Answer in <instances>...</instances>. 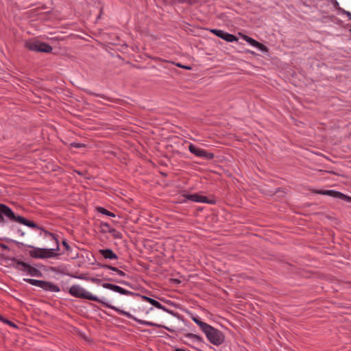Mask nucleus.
Instances as JSON below:
<instances>
[{
    "instance_id": "7",
    "label": "nucleus",
    "mask_w": 351,
    "mask_h": 351,
    "mask_svg": "<svg viewBox=\"0 0 351 351\" xmlns=\"http://www.w3.org/2000/svg\"><path fill=\"white\" fill-rule=\"evenodd\" d=\"M189 150L191 154L199 158H205L207 160H211L214 158V154L213 153L208 152L204 149L197 147L192 143H190L189 145Z\"/></svg>"
},
{
    "instance_id": "14",
    "label": "nucleus",
    "mask_w": 351,
    "mask_h": 351,
    "mask_svg": "<svg viewBox=\"0 0 351 351\" xmlns=\"http://www.w3.org/2000/svg\"><path fill=\"white\" fill-rule=\"evenodd\" d=\"M99 254L106 259H117V255L110 249L100 250Z\"/></svg>"
},
{
    "instance_id": "10",
    "label": "nucleus",
    "mask_w": 351,
    "mask_h": 351,
    "mask_svg": "<svg viewBox=\"0 0 351 351\" xmlns=\"http://www.w3.org/2000/svg\"><path fill=\"white\" fill-rule=\"evenodd\" d=\"M12 261L14 265L13 267L18 271L23 272L25 274H27L28 268L29 267V264L25 263L23 261H19L15 258H14Z\"/></svg>"
},
{
    "instance_id": "22",
    "label": "nucleus",
    "mask_w": 351,
    "mask_h": 351,
    "mask_svg": "<svg viewBox=\"0 0 351 351\" xmlns=\"http://www.w3.org/2000/svg\"><path fill=\"white\" fill-rule=\"evenodd\" d=\"M210 32L214 34L215 36H217V37L223 39V36H224V34H225V31L223 30H221V29H213L210 30Z\"/></svg>"
},
{
    "instance_id": "23",
    "label": "nucleus",
    "mask_w": 351,
    "mask_h": 351,
    "mask_svg": "<svg viewBox=\"0 0 351 351\" xmlns=\"http://www.w3.org/2000/svg\"><path fill=\"white\" fill-rule=\"evenodd\" d=\"M198 326H199V328L204 332V334L212 326H210V325H209V324H208L206 322H204L202 321L200 322V323L198 324Z\"/></svg>"
},
{
    "instance_id": "29",
    "label": "nucleus",
    "mask_w": 351,
    "mask_h": 351,
    "mask_svg": "<svg viewBox=\"0 0 351 351\" xmlns=\"http://www.w3.org/2000/svg\"><path fill=\"white\" fill-rule=\"evenodd\" d=\"M332 1V3L334 5V7L336 8V9H338L339 10V3L337 2V0H331Z\"/></svg>"
},
{
    "instance_id": "15",
    "label": "nucleus",
    "mask_w": 351,
    "mask_h": 351,
    "mask_svg": "<svg viewBox=\"0 0 351 351\" xmlns=\"http://www.w3.org/2000/svg\"><path fill=\"white\" fill-rule=\"evenodd\" d=\"M27 275L39 278V277H41L43 274H42V272L38 269H37L30 265L28 268Z\"/></svg>"
},
{
    "instance_id": "34",
    "label": "nucleus",
    "mask_w": 351,
    "mask_h": 351,
    "mask_svg": "<svg viewBox=\"0 0 351 351\" xmlns=\"http://www.w3.org/2000/svg\"><path fill=\"white\" fill-rule=\"evenodd\" d=\"M175 351H186V350L184 349H183V348H176L175 350Z\"/></svg>"
},
{
    "instance_id": "9",
    "label": "nucleus",
    "mask_w": 351,
    "mask_h": 351,
    "mask_svg": "<svg viewBox=\"0 0 351 351\" xmlns=\"http://www.w3.org/2000/svg\"><path fill=\"white\" fill-rule=\"evenodd\" d=\"M102 287L105 289H110L112 291L117 292L121 295H133L134 293L129 290L125 289L118 285L110 284V283H104Z\"/></svg>"
},
{
    "instance_id": "32",
    "label": "nucleus",
    "mask_w": 351,
    "mask_h": 351,
    "mask_svg": "<svg viewBox=\"0 0 351 351\" xmlns=\"http://www.w3.org/2000/svg\"><path fill=\"white\" fill-rule=\"evenodd\" d=\"M91 281L93 282L97 283V282H100V280L98 279V278H93L91 279Z\"/></svg>"
},
{
    "instance_id": "25",
    "label": "nucleus",
    "mask_w": 351,
    "mask_h": 351,
    "mask_svg": "<svg viewBox=\"0 0 351 351\" xmlns=\"http://www.w3.org/2000/svg\"><path fill=\"white\" fill-rule=\"evenodd\" d=\"M339 11L341 13L346 14L348 16L349 21L351 20V13L350 12L346 11V10H345L344 9H343L341 8H339Z\"/></svg>"
},
{
    "instance_id": "30",
    "label": "nucleus",
    "mask_w": 351,
    "mask_h": 351,
    "mask_svg": "<svg viewBox=\"0 0 351 351\" xmlns=\"http://www.w3.org/2000/svg\"><path fill=\"white\" fill-rule=\"evenodd\" d=\"M8 325L10 326L11 327L14 328H17V326L13 323L12 322L10 321L8 322V323L7 324Z\"/></svg>"
},
{
    "instance_id": "5",
    "label": "nucleus",
    "mask_w": 351,
    "mask_h": 351,
    "mask_svg": "<svg viewBox=\"0 0 351 351\" xmlns=\"http://www.w3.org/2000/svg\"><path fill=\"white\" fill-rule=\"evenodd\" d=\"M205 335L208 340L215 346H219L224 341L223 333L213 326L207 330Z\"/></svg>"
},
{
    "instance_id": "33",
    "label": "nucleus",
    "mask_w": 351,
    "mask_h": 351,
    "mask_svg": "<svg viewBox=\"0 0 351 351\" xmlns=\"http://www.w3.org/2000/svg\"><path fill=\"white\" fill-rule=\"evenodd\" d=\"M117 282H119V283H121V284H123V285H128V283L125 282H123V281H118V280H115Z\"/></svg>"
},
{
    "instance_id": "26",
    "label": "nucleus",
    "mask_w": 351,
    "mask_h": 351,
    "mask_svg": "<svg viewBox=\"0 0 351 351\" xmlns=\"http://www.w3.org/2000/svg\"><path fill=\"white\" fill-rule=\"evenodd\" d=\"M71 146L73 147H75V148H82V147H84L85 145L82 144V143H78L74 142L71 144Z\"/></svg>"
},
{
    "instance_id": "8",
    "label": "nucleus",
    "mask_w": 351,
    "mask_h": 351,
    "mask_svg": "<svg viewBox=\"0 0 351 351\" xmlns=\"http://www.w3.org/2000/svg\"><path fill=\"white\" fill-rule=\"evenodd\" d=\"M314 193L317 194L328 195L332 197L345 200L348 202H351V197H349L339 191H337L335 190H317L315 191Z\"/></svg>"
},
{
    "instance_id": "3",
    "label": "nucleus",
    "mask_w": 351,
    "mask_h": 351,
    "mask_svg": "<svg viewBox=\"0 0 351 351\" xmlns=\"http://www.w3.org/2000/svg\"><path fill=\"white\" fill-rule=\"evenodd\" d=\"M45 234L47 235L50 236L52 238V239L55 240L56 243V247L49 249L36 247L32 245H29L28 247L31 248V250L29 251V254L32 258L45 259L55 258L59 255V254H57L56 252V251L59 250V244L57 238L55 237L53 234L47 231L45 232Z\"/></svg>"
},
{
    "instance_id": "13",
    "label": "nucleus",
    "mask_w": 351,
    "mask_h": 351,
    "mask_svg": "<svg viewBox=\"0 0 351 351\" xmlns=\"http://www.w3.org/2000/svg\"><path fill=\"white\" fill-rule=\"evenodd\" d=\"M42 289L45 291H50V292L58 293V292L60 291V289L58 285L53 284V282L45 281V280L43 282Z\"/></svg>"
},
{
    "instance_id": "21",
    "label": "nucleus",
    "mask_w": 351,
    "mask_h": 351,
    "mask_svg": "<svg viewBox=\"0 0 351 351\" xmlns=\"http://www.w3.org/2000/svg\"><path fill=\"white\" fill-rule=\"evenodd\" d=\"M185 337L191 339L195 341L201 342L202 341V338L200 336L193 333H187L185 335Z\"/></svg>"
},
{
    "instance_id": "17",
    "label": "nucleus",
    "mask_w": 351,
    "mask_h": 351,
    "mask_svg": "<svg viewBox=\"0 0 351 351\" xmlns=\"http://www.w3.org/2000/svg\"><path fill=\"white\" fill-rule=\"evenodd\" d=\"M24 281L30 284L31 285L36 286L42 289L44 280H36L32 278H25Z\"/></svg>"
},
{
    "instance_id": "2",
    "label": "nucleus",
    "mask_w": 351,
    "mask_h": 351,
    "mask_svg": "<svg viewBox=\"0 0 351 351\" xmlns=\"http://www.w3.org/2000/svg\"><path fill=\"white\" fill-rule=\"evenodd\" d=\"M7 221L18 222L32 228H38V226L23 217L16 215L12 210L3 204H0V223H5Z\"/></svg>"
},
{
    "instance_id": "6",
    "label": "nucleus",
    "mask_w": 351,
    "mask_h": 351,
    "mask_svg": "<svg viewBox=\"0 0 351 351\" xmlns=\"http://www.w3.org/2000/svg\"><path fill=\"white\" fill-rule=\"evenodd\" d=\"M182 196L184 199L182 201V203H186L187 200H190L193 202L206 203L208 204H215L216 199L215 198H208L206 196L199 195L197 193L194 194H183Z\"/></svg>"
},
{
    "instance_id": "27",
    "label": "nucleus",
    "mask_w": 351,
    "mask_h": 351,
    "mask_svg": "<svg viewBox=\"0 0 351 351\" xmlns=\"http://www.w3.org/2000/svg\"><path fill=\"white\" fill-rule=\"evenodd\" d=\"M192 320L197 324L198 325L200 322L202 321L198 317H192Z\"/></svg>"
},
{
    "instance_id": "18",
    "label": "nucleus",
    "mask_w": 351,
    "mask_h": 351,
    "mask_svg": "<svg viewBox=\"0 0 351 351\" xmlns=\"http://www.w3.org/2000/svg\"><path fill=\"white\" fill-rule=\"evenodd\" d=\"M223 40L230 43L238 41V38L237 36L226 32L224 34Z\"/></svg>"
},
{
    "instance_id": "19",
    "label": "nucleus",
    "mask_w": 351,
    "mask_h": 351,
    "mask_svg": "<svg viewBox=\"0 0 351 351\" xmlns=\"http://www.w3.org/2000/svg\"><path fill=\"white\" fill-rule=\"evenodd\" d=\"M108 232L113 236L114 238L120 239L122 238L123 235L121 232L117 230L114 228H109Z\"/></svg>"
},
{
    "instance_id": "1",
    "label": "nucleus",
    "mask_w": 351,
    "mask_h": 351,
    "mask_svg": "<svg viewBox=\"0 0 351 351\" xmlns=\"http://www.w3.org/2000/svg\"><path fill=\"white\" fill-rule=\"evenodd\" d=\"M69 294L71 295H72V296H73L75 298L86 299V300H91V301H94V302H97L101 303L103 305H104L105 306L115 311L119 314L122 315H125L127 317L130 318V319L136 321L137 323H138L140 324L145 325V326H155V327H157V328H163L167 329L169 331H171V330L169 328L167 327V326H165L163 325L158 324H156V323H154V322H149V321H145V320L138 319L137 317L133 316L130 313H129L128 311H123V310H122V309H121V308H118V307H117L115 306H112L111 304H108L107 302H106V299L105 298H99L97 296L93 295L90 292H89L88 291L86 290L84 288L82 287L79 285H72L69 288Z\"/></svg>"
},
{
    "instance_id": "12",
    "label": "nucleus",
    "mask_w": 351,
    "mask_h": 351,
    "mask_svg": "<svg viewBox=\"0 0 351 351\" xmlns=\"http://www.w3.org/2000/svg\"><path fill=\"white\" fill-rule=\"evenodd\" d=\"M242 38L245 41H246L247 43H249L250 45H252L254 47H256L262 51H263L266 49L265 45H263L261 43L258 42L257 40H254V38H252L248 36L243 35Z\"/></svg>"
},
{
    "instance_id": "4",
    "label": "nucleus",
    "mask_w": 351,
    "mask_h": 351,
    "mask_svg": "<svg viewBox=\"0 0 351 351\" xmlns=\"http://www.w3.org/2000/svg\"><path fill=\"white\" fill-rule=\"evenodd\" d=\"M25 46L29 50L35 52L51 53L53 50V48L51 45L39 40H27L25 43Z\"/></svg>"
},
{
    "instance_id": "16",
    "label": "nucleus",
    "mask_w": 351,
    "mask_h": 351,
    "mask_svg": "<svg viewBox=\"0 0 351 351\" xmlns=\"http://www.w3.org/2000/svg\"><path fill=\"white\" fill-rule=\"evenodd\" d=\"M100 267L104 269H110V270L116 272L120 276H126L125 272H123V271L119 269L118 268H117L115 267H113V266H111L109 265H106V264L101 265Z\"/></svg>"
},
{
    "instance_id": "24",
    "label": "nucleus",
    "mask_w": 351,
    "mask_h": 351,
    "mask_svg": "<svg viewBox=\"0 0 351 351\" xmlns=\"http://www.w3.org/2000/svg\"><path fill=\"white\" fill-rule=\"evenodd\" d=\"M62 245L64 247V249L66 250V252L67 253H70L71 251V246L69 245V243H67V241L66 240H64L62 241Z\"/></svg>"
},
{
    "instance_id": "11",
    "label": "nucleus",
    "mask_w": 351,
    "mask_h": 351,
    "mask_svg": "<svg viewBox=\"0 0 351 351\" xmlns=\"http://www.w3.org/2000/svg\"><path fill=\"white\" fill-rule=\"evenodd\" d=\"M143 299L149 302V304H151L152 305H153L154 306H155L156 308H158V309H160L165 312H167L168 313H172V311L167 309L165 306L162 305L159 302H158L157 300L153 299V298H149L147 296H143L142 297Z\"/></svg>"
},
{
    "instance_id": "31",
    "label": "nucleus",
    "mask_w": 351,
    "mask_h": 351,
    "mask_svg": "<svg viewBox=\"0 0 351 351\" xmlns=\"http://www.w3.org/2000/svg\"><path fill=\"white\" fill-rule=\"evenodd\" d=\"M177 66L178 67H180V68H183V69H190L191 67L190 66H184V65H182L181 64H178Z\"/></svg>"
},
{
    "instance_id": "20",
    "label": "nucleus",
    "mask_w": 351,
    "mask_h": 351,
    "mask_svg": "<svg viewBox=\"0 0 351 351\" xmlns=\"http://www.w3.org/2000/svg\"><path fill=\"white\" fill-rule=\"evenodd\" d=\"M97 210L99 213L109 216V217H115V215L113 213H111L110 211L108 210L107 209L103 208V207H99L97 208Z\"/></svg>"
},
{
    "instance_id": "28",
    "label": "nucleus",
    "mask_w": 351,
    "mask_h": 351,
    "mask_svg": "<svg viewBox=\"0 0 351 351\" xmlns=\"http://www.w3.org/2000/svg\"><path fill=\"white\" fill-rule=\"evenodd\" d=\"M0 322L7 324L9 320L8 319L4 318L3 316L0 315Z\"/></svg>"
}]
</instances>
